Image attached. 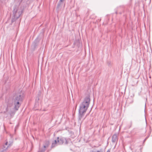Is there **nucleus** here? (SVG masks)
Segmentation results:
<instances>
[{
    "label": "nucleus",
    "instance_id": "nucleus-12",
    "mask_svg": "<svg viewBox=\"0 0 152 152\" xmlns=\"http://www.w3.org/2000/svg\"><path fill=\"white\" fill-rule=\"evenodd\" d=\"M95 152H103V151H102V150H100L99 151H95Z\"/></svg>",
    "mask_w": 152,
    "mask_h": 152
},
{
    "label": "nucleus",
    "instance_id": "nucleus-11",
    "mask_svg": "<svg viewBox=\"0 0 152 152\" xmlns=\"http://www.w3.org/2000/svg\"><path fill=\"white\" fill-rule=\"evenodd\" d=\"M57 143H52L51 145V148H53L56 146L57 145Z\"/></svg>",
    "mask_w": 152,
    "mask_h": 152
},
{
    "label": "nucleus",
    "instance_id": "nucleus-9",
    "mask_svg": "<svg viewBox=\"0 0 152 152\" xmlns=\"http://www.w3.org/2000/svg\"><path fill=\"white\" fill-rule=\"evenodd\" d=\"M62 1H61L60 0L57 5V7L58 8H59L62 6Z\"/></svg>",
    "mask_w": 152,
    "mask_h": 152
},
{
    "label": "nucleus",
    "instance_id": "nucleus-13",
    "mask_svg": "<svg viewBox=\"0 0 152 152\" xmlns=\"http://www.w3.org/2000/svg\"><path fill=\"white\" fill-rule=\"evenodd\" d=\"M147 138H146L145 139H144V140L143 141V142H144L145 141V140H146V139H147Z\"/></svg>",
    "mask_w": 152,
    "mask_h": 152
},
{
    "label": "nucleus",
    "instance_id": "nucleus-6",
    "mask_svg": "<svg viewBox=\"0 0 152 152\" xmlns=\"http://www.w3.org/2000/svg\"><path fill=\"white\" fill-rule=\"evenodd\" d=\"M39 41V39L37 38L33 42L32 45V47H33L34 48H36L38 45Z\"/></svg>",
    "mask_w": 152,
    "mask_h": 152
},
{
    "label": "nucleus",
    "instance_id": "nucleus-15",
    "mask_svg": "<svg viewBox=\"0 0 152 152\" xmlns=\"http://www.w3.org/2000/svg\"><path fill=\"white\" fill-rule=\"evenodd\" d=\"M110 63H108V65H110Z\"/></svg>",
    "mask_w": 152,
    "mask_h": 152
},
{
    "label": "nucleus",
    "instance_id": "nucleus-10",
    "mask_svg": "<svg viewBox=\"0 0 152 152\" xmlns=\"http://www.w3.org/2000/svg\"><path fill=\"white\" fill-rule=\"evenodd\" d=\"M43 147H44V148L41 150L40 149L39 151V152H44L45 151V148L46 147V146L45 145H43Z\"/></svg>",
    "mask_w": 152,
    "mask_h": 152
},
{
    "label": "nucleus",
    "instance_id": "nucleus-2",
    "mask_svg": "<svg viewBox=\"0 0 152 152\" xmlns=\"http://www.w3.org/2000/svg\"><path fill=\"white\" fill-rule=\"evenodd\" d=\"M24 94L22 93H20L15 95L13 99V103L14 105L13 110L17 111L18 110L24 99Z\"/></svg>",
    "mask_w": 152,
    "mask_h": 152
},
{
    "label": "nucleus",
    "instance_id": "nucleus-17",
    "mask_svg": "<svg viewBox=\"0 0 152 152\" xmlns=\"http://www.w3.org/2000/svg\"><path fill=\"white\" fill-rule=\"evenodd\" d=\"M40 144L39 145V146H40Z\"/></svg>",
    "mask_w": 152,
    "mask_h": 152
},
{
    "label": "nucleus",
    "instance_id": "nucleus-3",
    "mask_svg": "<svg viewBox=\"0 0 152 152\" xmlns=\"http://www.w3.org/2000/svg\"><path fill=\"white\" fill-rule=\"evenodd\" d=\"M22 12V10L21 9H19L18 6L16 5L14 6L13 7V17L12 18V22H14L16 20L19 18Z\"/></svg>",
    "mask_w": 152,
    "mask_h": 152
},
{
    "label": "nucleus",
    "instance_id": "nucleus-8",
    "mask_svg": "<svg viewBox=\"0 0 152 152\" xmlns=\"http://www.w3.org/2000/svg\"><path fill=\"white\" fill-rule=\"evenodd\" d=\"M117 135L118 134H114L113 135L112 138V141L113 142H117L118 140Z\"/></svg>",
    "mask_w": 152,
    "mask_h": 152
},
{
    "label": "nucleus",
    "instance_id": "nucleus-7",
    "mask_svg": "<svg viewBox=\"0 0 152 152\" xmlns=\"http://www.w3.org/2000/svg\"><path fill=\"white\" fill-rule=\"evenodd\" d=\"M13 105V102H12L10 100H8L7 103V111H8L10 109V108Z\"/></svg>",
    "mask_w": 152,
    "mask_h": 152
},
{
    "label": "nucleus",
    "instance_id": "nucleus-4",
    "mask_svg": "<svg viewBox=\"0 0 152 152\" xmlns=\"http://www.w3.org/2000/svg\"><path fill=\"white\" fill-rule=\"evenodd\" d=\"M70 142L69 138L66 139L62 137H58L56 140H55L54 142Z\"/></svg>",
    "mask_w": 152,
    "mask_h": 152
},
{
    "label": "nucleus",
    "instance_id": "nucleus-14",
    "mask_svg": "<svg viewBox=\"0 0 152 152\" xmlns=\"http://www.w3.org/2000/svg\"><path fill=\"white\" fill-rule=\"evenodd\" d=\"M106 152H110L109 150H108Z\"/></svg>",
    "mask_w": 152,
    "mask_h": 152
},
{
    "label": "nucleus",
    "instance_id": "nucleus-16",
    "mask_svg": "<svg viewBox=\"0 0 152 152\" xmlns=\"http://www.w3.org/2000/svg\"><path fill=\"white\" fill-rule=\"evenodd\" d=\"M9 142H10V141H9Z\"/></svg>",
    "mask_w": 152,
    "mask_h": 152
},
{
    "label": "nucleus",
    "instance_id": "nucleus-5",
    "mask_svg": "<svg viewBox=\"0 0 152 152\" xmlns=\"http://www.w3.org/2000/svg\"><path fill=\"white\" fill-rule=\"evenodd\" d=\"M12 145V143H4L3 145L2 150L0 152H4L8 148L11 146Z\"/></svg>",
    "mask_w": 152,
    "mask_h": 152
},
{
    "label": "nucleus",
    "instance_id": "nucleus-1",
    "mask_svg": "<svg viewBox=\"0 0 152 152\" xmlns=\"http://www.w3.org/2000/svg\"><path fill=\"white\" fill-rule=\"evenodd\" d=\"M90 96L87 95L80 104L78 110L79 120H80L84 117V114L88 109L90 103Z\"/></svg>",
    "mask_w": 152,
    "mask_h": 152
}]
</instances>
